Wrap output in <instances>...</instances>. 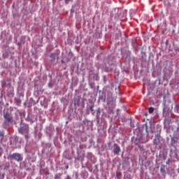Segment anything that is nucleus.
Returning a JSON list of instances; mask_svg holds the SVG:
<instances>
[{
	"label": "nucleus",
	"instance_id": "nucleus-6",
	"mask_svg": "<svg viewBox=\"0 0 179 179\" xmlns=\"http://www.w3.org/2000/svg\"><path fill=\"white\" fill-rule=\"evenodd\" d=\"M153 145H155V148H157V149H162V143H160V139L155 138L154 140Z\"/></svg>",
	"mask_w": 179,
	"mask_h": 179
},
{
	"label": "nucleus",
	"instance_id": "nucleus-2",
	"mask_svg": "<svg viewBox=\"0 0 179 179\" xmlns=\"http://www.w3.org/2000/svg\"><path fill=\"white\" fill-rule=\"evenodd\" d=\"M8 160H15V162H22L23 160V156L17 152L9 155L7 157Z\"/></svg>",
	"mask_w": 179,
	"mask_h": 179
},
{
	"label": "nucleus",
	"instance_id": "nucleus-3",
	"mask_svg": "<svg viewBox=\"0 0 179 179\" xmlns=\"http://www.w3.org/2000/svg\"><path fill=\"white\" fill-rule=\"evenodd\" d=\"M3 118L6 122H9L10 124H12L13 122V117H12V115L9 113V112H6L3 115Z\"/></svg>",
	"mask_w": 179,
	"mask_h": 179
},
{
	"label": "nucleus",
	"instance_id": "nucleus-13",
	"mask_svg": "<svg viewBox=\"0 0 179 179\" xmlns=\"http://www.w3.org/2000/svg\"><path fill=\"white\" fill-rule=\"evenodd\" d=\"M23 164L24 168L27 167V163L26 162V161L23 162Z\"/></svg>",
	"mask_w": 179,
	"mask_h": 179
},
{
	"label": "nucleus",
	"instance_id": "nucleus-14",
	"mask_svg": "<svg viewBox=\"0 0 179 179\" xmlns=\"http://www.w3.org/2000/svg\"><path fill=\"white\" fill-rule=\"evenodd\" d=\"M71 1H72V0H65L66 5H68V3H69V2H71Z\"/></svg>",
	"mask_w": 179,
	"mask_h": 179
},
{
	"label": "nucleus",
	"instance_id": "nucleus-21",
	"mask_svg": "<svg viewBox=\"0 0 179 179\" xmlns=\"http://www.w3.org/2000/svg\"><path fill=\"white\" fill-rule=\"evenodd\" d=\"M145 115H148V113H145Z\"/></svg>",
	"mask_w": 179,
	"mask_h": 179
},
{
	"label": "nucleus",
	"instance_id": "nucleus-10",
	"mask_svg": "<svg viewBox=\"0 0 179 179\" xmlns=\"http://www.w3.org/2000/svg\"><path fill=\"white\" fill-rule=\"evenodd\" d=\"M5 133L3 131H0V138H3Z\"/></svg>",
	"mask_w": 179,
	"mask_h": 179
},
{
	"label": "nucleus",
	"instance_id": "nucleus-8",
	"mask_svg": "<svg viewBox=\"0 0 179 179\" xmlns=\"http://www.w3.org/2000/svg\"><path fill=\"white\" fill-rule=\"evenodd\" d=\"M154 111H155V108H153V107H150V108H148V112H149L150 114L153 113Z\"/></svg>",
	"mask_w": 179,
	"mask_h": 179
},
{
	"label": "nucleus",
	"instance_id": "nucleus-11",
	"mask_svg": "<svg viewBox=\"0 0 179 179\" xmlns=\"http://www.w3.org/2000/svg\"><path fill=\"white\" fill-rule=\"evenodd\" d=\"M175 110L177 111V113H179V104H178V105L176 106Z\"/></svg>",
	"mask_w": 179,
	"mask_h": 179
},
{
	"label": "nucleus",
	"instance_id": "nucleus-9",
	"mask_svg": "<svg viewBox=\"0 0 179 179\" xmlns=\"http://www.w3.org/2000/svg\"><path fill=\"white\" fill-rule=\"evenodd\" d=\"M121 176H122V174L121 173V172H117L116 173V177L117 178H120L121 177Z\"/></svg>",
	"mask_w": 179,
	"mask_h": 179
},
{
	"label": "nucleus",
	"instance_id": "nucleus-7",
	"mask_svg": "<svg viewBox=\"0 0 179 179\" xmlns=\"http://www.w3.org/2000/svg\"><path fill=\"white\" fill-rule=\"evenodd\" d=\"M50 57L51 58V59H52V61H55V58H57V54L52 53L50 54Z\"/></svg>",
	"mask_w": 179,
	"mask_h": 179
},
{
	"label": "nucleus",
	"instance_id": "nucleus-15",
	"mask_svg": "<svg viewBox=\"0 0 179 179\" xmlns=\"http://www.w3.org/2000/svg\"><path fill=\"white\" fill-rule=\"evenodd\" d=\"M160 171L161 173H164V168H161Z\"/></svg>",
	"mask_w": 179,
	"mask_h": 179
},
{
	"label": "nucleus",
	"instance_id": "nucleus-1",
	"mask_svg": "<svg viewBox=\"0 0 179 179\" xmlns=\"http://www.w3.org/2000/svg\"><path fill=\"white\" fill-rule=\"evenodd\" d=\"M19 132L22 135H24L25 139H29V124H21Z\"/></svg>",
	"mask_w": 179,
	"mask_h": 179
},
{
	"label": "nucleus",
	"instance_id": "nucleus-4",
	"mask_svg": "<svg viewBox=\"0 0 179 179\" xmlns=\"http://www.w3.org/2000/svg\"><path fill=\"white\" fill-rule=\"evenodd\" d=\"M113 152L114 155H117V156H120V153H121V147H120L118 144L114 143L113 146Z\"/></svg>",
	"mask_w": 179,
	"mask_h": 179
},
{
	"label": "nucleus",
	"instance_id": "nucleus-22",
	"mask_svg": "<svg viewBox=\"0 0 179 179\" xmlns=\"http://www.w3.org/2000/svg\"><path fill=\"white\" fill-rule=\"evenodd\" d=\"M178 51H179V49H178Z\"/></svg>",
	"mask_w": 179,
	"mask_h": 179
},
{
	"label": "nucleus",
	"instance_id": "nucleus-16",
	"mask_svg": "<svg viewBox=\"0 0 179 179\" xmlns=\"http://www.w3.org/2000/svg\"><path fill=\"white\" fill-rule=\"evenodd\" d=\"M90 111L93 112L94 110H93V106H90Z\"/></svg>",
	"mask_w": 179,
	"mask_h": 179
},
{
	"label": "nucleus",
	"instance_id": "nucleus-17",
	"mask_svg": "<svg viewBox=\"0 0 179 179\" xmlns=\"http://www.w3.org/2000/svg\"><path fill=\"white\" fill-rule=\"evenodd\" d=\"M5 86V81L2 82V87Z\"/></svg>",
	"mask_w": 179,
	"mask_h": 179
},
{
	"label": "nucleus",
	"instance_id": "nucleus-5",
	"mask_svg": "<svg viewBox=\"0 0 179 179\" xmlns=\"http://www.w3.org/2000/svg\"><path fill=\"white\" fill-rule=\"evenodd\" d=\"M141 143H143L142 142V137L136 138L135 139L134 145H136V146H138V148H140V149H142V146H141Z\"/></svg>",
	"mask_w": 179,
	"mask_h": 179
},
{
	"label": "nucleus",
	"instance_id": "nucleus-18",
	"mask_svg": "<svg viewBox=\"0 0 179 179\" xmlns=\"http://www.w3.org/2000/svg\"><path fill=\"white\" fill-rule=\"evenodd\" d=\"M17 45H22V43H20V42L18 43H17Z\"/></svg>",
	"mask_w": 179,
	"mask_h": 179
},
{
	"label": "nucleus",
	"instance_id": "nucleus-12",
	"mask_svg": "<svg viewBox=\"0 0 179 179\" xmlns=\"http://www.w3.org/2000/svg\"><path fill=\"white\" fill-rule=\"evenodd\" d=\"M16 103H17L18 104H20L22 103V100H20V99H16Z\"/></svg>",
	"mask_w": 179,
	"mask_h": 179
},
{
	"label": "nucleus",
	"instance_id": "nucleus-20",
	"mask_svg": "<svg viewBox=\"0 0 179 179\" xmlns=\"http://www.w3.org/2000/svg\"><path fill=\"white\" fill-rule=\"evenodd\" d=\"M2 156V152H0V157Z\"/></svg>",
	"mask_w": 179,
	"mask_h": 179
},
{
	"label": "nucleus",
	"instance_id": "nucleus-19",
	"mask_svg": "<svg viewBox=\"0 0 179 179\" xmlns=\"http://www.w3.org/2000/svg\"><path fill=\"white\" fill-rule=\"evenodd\" d=\"M66 170H68V169H69V166H66Z\"/></svg>",
	"mask_w": 179,
	"mask_h": 179
}]
</instances>
